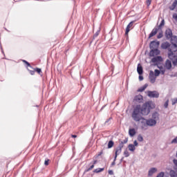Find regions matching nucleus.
<instances>
[{"label": "nucleus", "instance_id": "obj_9", "mask_svg": "<svg viewBox=\"0 0 177 177\" xmlns=\"http://www.w3.org/2000/svg\"><path fill=\"white\" fill-rule=\"evenodd\" d=\"M156 77H157L156 75H154V72H153V71H151L149 72V78L150 82L151 84H154V82H156Z\"/></svg>", "mask_w": 177, "mask_h": 177}, {"label": "nucleus", "instance_id": "obj_25", "mask_svg": "<svg viewBox=\"0 0 177 177\" xmlns=\"http://www.w3.org/2000/svg\"><path fill=\"white\" fill-rule=\"evenodd\" d=\"M169 175L171 177H177V173H176V171H175L174 170L170 171Z\"/></svg>", "mask_w": 177, "mask_h": 177}, {"label": "nucleus", "instance_id": "obj_38", "mask_svg": "<svg viewBox=\"0 0 177 177\" xmlns=\"http://www.w3.org/2000/svg\"><path fill=\"white\" fill-rule=\"evenodd\" d=\"M22 62H23L24 63H25V64L27 65V67H30V68H31V65L28 63V62H27V61H26V60H24V59H23Z\"/></svg>", "mask_w": 177, "mask_h": 177}, {"label": "nucleus", "instance_id": "obj_8", "mask_svg": "<svg viewBox=\"0 0 177 177\" xmlns=\"http://www.w3.org/2000/svg\"><path fill=\"white\" fill-rule=\"evenodd\" d=\"M165 35L166 39H171V38H172V37L174 36L172 34V30H171V28L166 29Z\"/></svg>", "mask_w": 177, "mask_h": 177}, {"label": "nucleus", "instance_id": "obj_52", "mask_svg": "<svg viewBox=\"0 0 177 177\" xmlns=\"http://www.w3.org/2000/svg\"><path fill=\"white\" fill-rule=\"evenodd\" d=\"M158 68L160 70H165L162 66H158Z\"/></svg>", "mask_w": 177, "mask_h": 177}, {"label": "nucleus", "instance_id": "obj_11", "mask_svg": "<svg viewBox=\"0 0 177 177\" xmlns=\"http://www.w3.org/2000/svg\"><path fill=\"white\" fill-rule=\"evenodd\" d=\"M134 21H131L126 28V32L125 35L128 38V34L129 33V31H131V28L133 26Z\"/></svg>", "mask_w": 177, "mask_h": 177}, {"label": "nucleus", "instance_id": "obj_49", "mask_svg": "<svg viewBox=\"0 0 177 177\" xmlns=\"http://www.w3.org/2000/svg\"><path fill=\"white\" fill-rule=\"evenodd\" d=\"M30 74L34 75V74H35V71H30Z\"/></svg>", "mask_w": 177, "mask_h": 177}, {"label": "nucleus", "instance_id": "obj_56", "mask_svg": "<svg viewBox=\"0 0 177 177\" xmlns=\"http://www.w3.org/2000/svg\"><path fill=\"white\" fill-rule=\"evenodd\" d=\"M71 138H77V135H71Z\"/></svg>", "mask_w": 177, "mask_h": 177}, {"label": "nucleus", "instance_id": "obj_39", "mask_svg": "<svg viewBox=\"0 0 177 177\" xmlns=\"http://www.w3.org/2000/svg\"><path fill=\"white\" fill-rule=\"evenodd\" d=\"M171 103H172L173 106H174V104H176V103H177V97L176 98H174L173 100H171Z\"/></svg>", "mask_w": 177, "mask_h": 177}, {"label": "nucleus", "instance_id": "obj_34", "mask_svg": "<svg viewBox=\"0 0 177 177\" xmlns=\"http://www.w3.org/2000/svg\"><path fill=\"white\" fill-rule=\"evenodd\" d=\"M124 157H129V152L128 151V150H125L124 151Z\"/></svg>", "mask_w": 177, "mask_h": 177}, {"label": "nucleus", "instance_id": "obj_4", "mask_svg": "<svg viewBox=\"0 0 177 177\" xmlns=\"http://www.w3.org/2000/svg\"><path fill=\"white\" fill-rule=\"evenodd\" d=\"M158 46H160V41L153 40L150 42L149 48L151 50L152 49H158Z\"/></svg>", "mask_w": 177, "mask_h": 177}, {"label": "nucleus", "instance_id": "obj_41", "mask_svg": "<svg viewBox=\"0 0 177 177\" xmlns=\"http://www.w3.org/2000/svg\"><path fill=\"white\" fill-rule=\"evenodd\" d=\"M171 144H177V136L171 140Z\"/></svg>", "mask_w": 177, "mask_h": 177}, {"label": "nucleus", "instance_id": "obj_44", "mask_svg": "<svg viewBox=\"0 0 177 177\" xmlns=\"http://www.w3.org/2000/svg\"><path fill=\"white\" fill-rule=\"evenodd\" d=\"M149 5H151V0H147V6H149Z\"/></svg>", "mask_w": 177, "mask_h": 177}, {"label": "nucleus", "instance_id": "obj_24", "mask_svg": "<svg viewBox=\"0 0 177 177\" xmlns=\"http://www.w3.org/2000/svg\"><path fill=\"white\" fill-rule=\"evenodd\" d=\"M164 26H165V20L162 19L157 28L161 30L162 27H164Z\"/></svg>", "mask_w": 177, "mask_h": 177}, {"label": "nucleus", "instance_id": "obj_47", "mask_svg": "<svg viewBox=\"0 0 177 177\" xmlns=\"http://www.w3.org/2000/svg\"><path fill=\"white\" fill-rule=\"evenodd\" d=\"M138 141H136V140H135L134 142H133V146H134V147H136V146H138Z\"/></svg>", "mask_w": 177, "mask_h": 177}, {"label": "nucleus", "instance_id": "obj_23", "mask_svg": "<svg viewBox=\"0 0 177 177\" xmlns=\"http://www.w3.org/2000/svg\"><path fill=\"white\" fill-rule=\"evenodd\" d=\"M103 171H104V168H97L93 170V172L95 174H99L100 172H103Z\"/></svg>", "mask_w": 177, "mask_h": 177}, {"label": "nucleus", "instance_id": "obj_1", "mask_svg": "<svg viewBox=\"0 0 177 177\" xmlns=\"http://www.w3.org/2000/svg\"><path fill=\"white\" fill-rule=\"evenodd\" d=\"M162 49H167V56L174 66L177 64V51L176 46L174 44H169L168 41L162 43Z\"/></svg>", "mask_w": 177, "mask_h": 177}, {"label": "nucleus", "instance_id": "obj_33", "mask_svg": "<svg viewBox=\"0 0 177 177\" xmlns=\"http://www.w3.org/2000/svg\"><path fill=\"white\" fill-rule=\"evenodd\" d=\"M100 33V30H97L93 35V39H95V38H97V37L99 35V34Z\"/></svg>", "mask_w": 177, "mask_h": 177}, {"label": "nucleus", "instance_id": "obj_16", "mask_svg": "<svg viewBox=\"0 0 177 177\" xmlns=\"http://www.w3.org/2000/svg\"><path fill=\"white\" fill-rule=\"evenodd\" d=\"M137 73L139 74V75H142V74H143V67L140 64H138Z\"/></svg>", "mask_w": 177, "mask_h": 177}, {"label": "nucleus", "instance_id": "obj_31", "mask_svg": "<svg viewBox=\"0 0 177 177\" xmlns=\"http://www.w3.org/2000/svg\"><path fill=\"white\" fill-rule=\"evenodd\" d=\"M93 168H95V165H92L91 166H90V167L88 169H87L85 172H89V171H92V169H93Z\"/></svg>", "mask_w": 177, "mask_h": 177}, {"label": "nucleus", "instance_id": "obj_14", "mask_svg": "<svg viewBox=\"0 0 177 177\" xmlns=\"http://www.w3.org/2000/svg\"><path fill=\"white\" fill-rule=\"evenodd\" d=\"M158 28H154L152 30H151V33L149 34V39H150V38H151V37H154V35H156V34H157V32H158Z\"/></svg>", "mask_w": 177, "mask_h": 177}, {"label": "nucleus", "instance_id": "obj_19", "mask_svg": "<svg viewBox=\"0 0 177 177\" xmlns=\"http://www.w3.org/2000/svg\"><path fill=\"white\" fill-rule=\"evenodd\" d=\"M134 100H136V102H138V103H140L143 100V96L136 95Z\"/></svg>", "mask_w": 177, "mask_h": 177}, {"label": "nucleus", "instance_id": "obj_20", "mask_svg": "<svg viewBox=\"0 0 177 177\" xmlns=\"http://www.w3.org/2000/svg\"><path fill=\"white\" fill-rule=\"evenodd\" d=\"M129 135H130V136H135V135H136V131L135 130V129H130L129 130Z\"/></svg>", "mask_w": 177, "mask_h": 177}, {"label": "nucleus", "instance_id": "obj_50", "mask_svg": "<svg viewBox=\"0 0 177 177\" xmlns=\"http://www.w3.org/2000/svg\"><path fill=\"white\" fill-rule=\"evenodd\" d=\"M44 165H49V160H45Z\"/></svg>", "mask_w": 177, "mask_h": 177}, {"label": "nucleus", "instance_id": "obj_2", "mask_svg": "<svg viewBox=\"0 0 177 177\" xmlns=\"http://www.w3.org/2000/svg\"><path fill=\"white\" fill-rule=\"evenodd\" d=\"M142 113L140 112V105H137L131 113V118H133V121L136 122H139L143 118L142 116Z\"/></svg>", "mask_w": 177, "mask_h": 177}, {"label": "nucleus", "instance_id": "obj_54", "mask_svg": "<svg viewBox=\"0 0 177 177\" xmlns=\"http://www.w3.org/2000/svg\"><path fill=\"white\" fill-rule=\"evenodd\" d=\"M111 165H112V166L115 165V158H114V160H113V162L111 163Z\"/></svg>", "mask_w": 177, "mask_h": 177}, {"label": "nucleus", "instance_id": "obj_7", "mask_svg": "<svg viewBox=\"0 0 177 177\" xmlns=\"http://www.w3.org/2000/svg\"><path fill=\"white\" fill-rule=\"evenodd\" d=\"M140 124H141V129H142L144 131H146V129H147V119H145L144 118H142L140 120Z\"/></svg>", "mask_w": 177, "mask_h": 177}, {"label": "nucleus", "instance_id": "obj_27", "mask_svg": "<svg viewBox=\"0 0 177 177\" xmlns=\"http://www.w3.org/2000/svg\"><path fill=\"white\" fill-rule=\"evenodd\" d=\"M114 146V142L113 140H110L108 143V149H111Z\"/></svg>", "mask_w": 177, "mask_h": 177}, {"label": "nucleus", "instance_id": "obj_29", "mask_svg": "<svg viewBox=\"0 0 177 177\" xmlns=\"http://www.w3.org/2000/svg\"><path fill=\"white\" fill-rule=\"evenodd\" d=\"M154 73H155L154 75L156 76V77H158V75H160V71L159 70H158V69H156L154 71Z\"/></svg>", "mask_w": 177, "mask_h": 177}, {"label": "nucleus", "instance_id": "obj_53", "mask_svg": "<svg viewBox=\"0 0 177 177\" xmlns=\"http://www.w3.org/2000/svg\"><path fill=\"white\" fill-rule=\"evenodd\" d=\"M139 80H140V81H143V76L140 75Z\"/></svg>", "mask_w": 177, "mask_h": 177}, {"label": "nucleus", "instance_id": "obj_42", "mask_svg": "<svg viewBox=\"0 0 177 177\" xmlns=\"http://www.w3.org/2000/svg\"><path fill=\"white\" fill-rule=\"evenodd\" d=\"M35 71H37L38 74H41V73L42 72V71L39 68H37L36 69H35Z\"/></svg>", "mask_w": 177, "mask_h": 177}, {"label": "nucleus", "instance_id": "obj_32", "mask_svg": "<svg viewBox=\"0 0 177 177\" xmlns=\"http://www.w3.org/2000/svg\"><path fill=\"white\" fill-rule=\"evenodd\" d=\"M138 142H143V136H142L140 134L138 136Z\"/></svg>", "mask_w": 177, "mask_h": 177}, {"label": "nucleus", "instance_id": "obj_22", "mask_svg": "<svg viewBox=\"0 0 177 177\" xmlns=\"http://www.w3.org/2000/svg\"><path fill=\"white\" fill-rule=\"evenodd\" d=\"M128 149L130 151H133L134 150L136 149V148L135 147V145H133V144H129L128 145Z\"/></svg>", "mask_w": 177, "mask_h": 177}, {"label": "nucleus", "instance_id": "obj_46", "mask_svg": "<svg viewBox=\"0 0 177 177\" xmlns=\"http://www.w3.org/2000/svg\"><path fill=\"white\" fill-rule=\"evenodd\" d=\"M123 145H125L127 143H128V138H125L123 141H122Z\"/></svg>", "mask_w": 177, "mask_h": 177}, {"label": "nucleus", "instance_id": "obj_55", "mask_svg": "<svg viewBox=\"0 0 177 177\" xmlns=\"http://www.w3.org/2000/svg\"><path fill=\"white\" fill-rule=\"evenodd\" d=\"M97 162V160H93V165H95Z\"/></svg>", "mask_w": 177, "mask_h": 177}, {"label": "nucleus", "instance_id": "obj_37", "mask_svg": "<svg viewBox=\"0 0 177 177\" xmlns=\"http://www.w3.org/2000/svg\"><path fill=\"white\" fill-rule=\"evenodd\" d=\"M22 62H23L24 63H25V64L27 65V67H30V68H31V65L28 63V62H27V61H26V60H24V59H23Z\"/></svg>", "mask_w": 177, "mask_h": 177}, {"label": "nucleus", "instance_id": "obj_17", "mask_svg": "<svg viewBox=\"0 0 177 177\" xmlns=\"http://www.w3.org/2000/svg\"><path fill=\"white\" fill-rule=\"evenodd\" d=\"M156 172H157V168L152 167L149 170L148 176H153V174H156Z\"/></svg>", "mask_w": 177, "mask_h": 177}, {"label": "nucleus", "instance_id": "obj_51", "mask_svg": "<svg viewBox=\"0 0 177 177\" xmlns=\"http://www.w3.org/2000/svg\"><path fill=\"white\" fill-rule=\"evenodd\" d=\"M173 162L176 165V167H177V160L176 159L173 160Z\"/></svg>", "mask_w": 177, "mask_h": 177}, {"label": "nucleus", "instance_id": "obj_12", "mask_svg": "<svg viewBox=\"0 0 177 177\" xmlns=\"http://www.w3.org/2000/svg\"><path fill=\"white\" fill-rule=\"evenodd\" d=\"M147 124H148V127H155V125L157 124V122H156V120L149 118V119H147Z\"/></svg>", "mask_w": 177, "mask_h": 177}, {"label": "nucleus", "instance_id": "obj_45", "mask_svg": "<svg viewBox=\"0 0 177 177\" xmlns=\"http://www.w3.org/2000/svg\"><path fill=\"white\" fill-rule=\"evenodd\" d=\"M108 174H109V175H114V171H113V170H109V171H108Z\"/></svg>", "mask_w": 177, "mask_h": 177}, {"label": "nucleus", "instance_id": "obj_21", "mask_svg": "<svg viewBox=\"0 0 177 177\" xmlns=\"http://www.w3.org/2000/svg\"><path fill=\"white\" fill-rule=\"evenodd\" d=\"M149 86V84H145L144 86L138 88V92H143V91L146 90V88Z\"/></svg>", "mask_w": 177, "mask_h": 177}, {"label": "nucleus", "instance_id": "obj_36", "mask_svg": "<svg viewBox=\"0 0 177 177\" xmlns=\"http://www.w3.org/2000/svg\"><path fill=\"white\" fill-rule=\"evenodd\" d=\"M22 62H23L24 63H25V64L27 65V67H30V68H31V65L28 63V62H27V61H26V60H24V59H23Z\"/></svg>", "mask_w": 177, "mask_h": 177}, {"label": "nucleus", "instance_id": "obj_26", "mask_svg": "<svg viewBox=\"0 0 177 177\" xmlns=\"http://www.w3.org/2000/svg\"><path fill=\"white\" fill-rule=\"evenodd\" d=\"M176 6H177V0H174V1L173 2V3L171 5V10H174V9H175L176 8Z\"/></svg>", "mask_w": 177, "mask_h": 177}, {"label": "nucleus", "instance_id": "obj_35", "mask_svg": "<svg viewBox=\"0 0 177 177\" xmlns=\"http://www.w3.org/2000/svg\"><path fill=\"white\" fill-rule=\"evenodd\" d=\"M118 147H119L120 149H122V147H124V142H122V141H120Z\"/></svg>", "mask_w": 177, "mask_h": 177}, {"label": "nucleus", "instance_id": "obj_6", "mask_svg": "<svg viewBox=\"0 0 177 177\" xmlns=\"http://www.w3.org/2000/svg\"><path fill=\"white\" fill-rule=\"evenodd\" d=\"M160 51L158 50V48H153L150 50L149 52V56L151 57H154V56H158L160 55Z\"/></svg>", "mask_w": 177, "mask_h": 177}, {"label": "nucleus", "instance_id": "obj_30", "mask_svg": "<svg viewBox=\"0 0 177 177\" xmlns=\"http://www.w3.org/2000/svg\"><path fill=\"white\" fill-rule=\"evenodd\" d=\"M111 120H113V118H109V119H107L106 121H105V125H110V121H111Z\"/></svg>", "mask_w": 177, "mask_h": 177}, {"label": "nucleus", "instance_id": "obj_3", "mask_svg": "<svg viewBox=\"0 0 177 177\" xmlns=\"http://www.w3.org/2000/svg\"><path fill=\"white\" fill-rule=\"evenodd\" d=\"M153 103L145 102L142 107H140V113L142 115H149L150 114V110H151Z\"/></svg>", "mask_w": 177, "mask_h": 177}, {"label": "nucleus", "instance_id": "obj_43", "mask_svg": "<svg viewBox=\"0 0 177 177\" xmlns=\"http://www.w3.org/2000/svg\"><path fill=\"white\" fill-rule=\"evenodd\" d=\"M173 19H174L175 21L177 23V14L174 13L173 14Z\"/></svg>", "mask_w": 177, "mask_h": 177}, {"label": "nucleus", "instance_id": "obj_40", "mask_svg": "<svg viewBox=\"0 0 177 177\" xmlns=\"http://www.w3.org/2000/svg\"><path fill=\"white\" fill-rule=\"evenodd\" d=\"M169 102V100H167L164 104L165 109H168V103Z\"/></svg>", "mask_w": 177, "mask_h": 177}, {"label": "nucleus", "instance_id": "obj_13", "mask_svg": "<svg viewBox=\"0 0 177 177\" xmlns=\"http://www.w3.org/2000/svg\"><path fill=\"white\" fill-rule=\"evenodd\" d=\"M151 119L153 120L154 121H156V122H157V121L160 120V114L158 113V112H153L152 113V116Z\"/></svg>", "mask_w": 177, "mask_h": 177}, {"label": "nucleus", "instance_id": "obj_10", "mask_svg": "<svg viewBox=\"0 0 177 177\" xmlns=\"http://www.w3.org/2000/svg\"><path fill=\"white\" fill-rule=\"evenodd\" d=\"M164 67L166 70H171V68H172V62L171 60L167 59L165 62Z\"/></svg>", "mask_w": 177, "mask_h": 177}, {"label": "nucleus", "instance_id": "obj_15", "mask_svg": "<svg viewBox=\"0 0 177 177\" xmlns=\"http://www.w3.org/2000/svg\"><path fill=\"white\" fill-rule=\"evenodd\" d=\"M152 63H158V62H162V56L154 57L151 59Z\"/></svg>", "mask_w": 177, "mask_h": 177}, {"label": "nucleus", "instance_id": "obj_28", "mask_svg": "<svg viewBox=\"0 0 177 177\" xmlns=\"http://www.w3.org/2000/svg\"><path fill=\"white\" fill-rule=\"evenodd\" d=\"M162 37H164V35H163V33H162V30H161V31L158 33V35H157V38H158V39H160L162 38Z\"/></svg>", "mask_w": 177, "mask_h": 177}, {"label": "nucleus", "instance_id": "obj_48", "mask_svg": "<svg viewBox=\"0 0 177 177\" xmlns=\"http://www.w3.org/2000/svg\"><path fill=\"white\" fill-rule=\"evenodd\" d=\"M160 73L162 74V75H164V74H165V69L161 70Z\"/></svg>", "mask_w": 177, "mask_h": 177}, {"label": "nucleus", "instance_id": "obj_5", "mask_svg": "<svg viewBox=\"0 0 177 177\" xmlns=\"http://www.w3.org/2000/svg\"><path fill=\"white\" fill-rule=\"evenodd\" d=\"M149 97H155V98H158L160 97V93H158V91H148L147 93Z\"/></svg>", "mask_w": 177, "mask_h": 177}, {"label": "nucleus", "instance_id": "obj_18", "mask_svg": "<svg viewBox=\"0 0 177 177\" xmlns=\"http://www.w3.org/2000/svg\"><path fill=\"white\" fill-rule=\"evenodd\" d=\"M121 151H122V148H119L118 147L116 148V151L115 153V160H117V156H119L120 154H121Z\"/></svg>", "mask_w": 177, "mask_h": 177}]
</instances>
